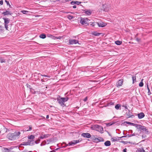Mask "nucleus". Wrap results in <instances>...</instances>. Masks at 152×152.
I'll list each match as a JSON object with an SVG mask.
<instances>
[{"instance_id": "c03bdc74", "label": "nucleus", "mask_w": 152, "mask_h": 152, "mask_svg": "<svg viewBox=\"0 0 152 152\" xmlns=\"http://www.w3.org/2000/svg\"><path fill=\"white\" fill-rule=\"evenodd\" d=\"M29 128L28 129H26V131H29L31 130L32 129V127L31 126H29Z\"/></svg>"}, {"instance_id": "13d9d810", "label": "nucleus", "mask_w": 152, "mask_h": 152, "mask_svg": "<svg viewBox=\"0 0 152 152\" xmlns=\"http://www.w3.org/2000/svg\"><path fill=\"white\" fill-rule=\"evenodd\" d=\"M3 4V1L2 0L0 1V4L2 5Z\"/></svg>"}, {"instance_id": "37998d69", "label": "nucleus", "mask_w": 152, "mask_h": 152, "mask_svg": "<svg viewBox=\"0 0 152 152\" xmlns=\"http://www.w3.org/2000/svg\"><path fill=\"white\" fill-rule=\"evenodd\" d=\"M26 86H27V88H29L30 89H31V87L30 85H29L27 83L26 85Z\"/></svg>"}, {"instance_id": "dca6fc26", "label": "nucleus", "mask_w": 152, "mask_h": 152, "mask_svg": "<svg viewBox=\"0 0 152 152\" xmlns=\"http://www.w3.org/2000/svg\"><path fill=\"white\" fill-rule=\"evenodd\" d=\"M97 25L99 27H104L106 25H105V23H103V22H101L100 23H97Z\"/></svg>"}, {"instance_id": "bf43d9fd", "label": "nucleus", "mask_w": 152, "mask_h": 152, "mask_svg": "<svg viewBox=\"0 0 152 152\" xmlns=\"http://www.w3.org/2000/svg\"><path fill=\"white\" fill-rule=\"evenodd\" d=\"M115 137L114 138V139H113V140H112V141H113V142H115V141H116L117 140V139H115Z\"/></svg>"}, {"instance_id": "6e6552de", "label": "nucleus", "mask_w": 152, "mask_h": 152, "mask_svg": "<svg viewBox=\"0 0 152 152\" xmlns=\"http://www.w3.org/2000/svg\"><path fill=\"white\" fill-rule=\"evenodd\" d=\"M7 137L11 140H15L13 133H10L7 135Z\"/></svg>"}, {"instance_id": "4d7b16f0", "label": "nucleus", "mask_w": 152, "mask_h": 152, "mask_svg": "<svg viewBox=\"0 0 152 152\" xmlns=\"http://www.w3.org/2000/svg\"><path fill=\"white\" fill-rule=\"evenodd\" d=\"M122 106L123 107H124L125 109H128V107H127V106H126V105H123Z\"/></svg>"}, {"instance_id": "c9c22d12", "label": "nucleus", "mask_w": 152, "mask_h": 152, "mask_svg": "<svg viewBox=\"0 0 152 152\" xmlns=\"http://www.w3.org/2000/svg\"><path fill=\"white\" fill-rule=\"evenodd\" d=\"M126 137H126V136H122V137H115V139H121V138H122ZM118 140H119V139H118Z\"/></svg>"}, {"instance_id": "338daca9", "label": "nucleus", "mask_w": 152, "mask_h": 152, "mask_svg": "<svg viewBox=\"0 0 152 152\" xmlns=\"http://www.w3.org/2000/svg\"><path fill=\"white\" fill-rule=\"evenodd\" d=\"M50 152H56V150H53L50 151Z\"/></svg>"}, {"instance_id": "6e6d98bb", "label": "nucleus", "mask_w": 152, "mask_h": 152, "mask_svg": "<svg viewBox=\"0 0 152 152\" xmlns=\"http://www.w3.org/2000/svg\"><path fill=\"white\" fill-rule=\"evenodd\" d=\"M81 3V2L77 1V5H78Z\"/></svg>"}, {"instance_id": "7c9ffc66", "label": "nucleus", "mask_w": 152, "mask_h": 152, "mask_svg": "<svg viewBox=\"0 0 152 152\" xmlns=\"http://www.w3.org/2000/svg\"><path fill=\"white\" fill-rule=\"evenodd\" d=\"M120 107L121 105L119 104H116L115 106V108L117 110H118Z\"/></svg>"}, {"instance_id": "0e129e2a", "label": "nucleus", "mask_w": 152, "mask_h": 152, "mask_svg": "<svg viewBox=\"0 0 152 152\" xmlns=\"http://www.w3.org/2000/svg\"><path fill=\"white\" fill-rule=\"evenodd\" d=\"M112 125V124H110V123H108V124H107V126H110V125Z\"/></svg>"}, {"instance_id": "2f4dec72", "label": "nucleus", "mask_w": 152, "mask_h": 152, "mask_svg": "<svg viewBox=\"0 0 152 152\" xmlns=\"http://www.w3.org/2000/svg\"><path fill=\"white\" fill-rule=\"evenodd\" d=\"M143 80V79H142L141 80V81L139 83V86L140 87H142L143 86V85H144V84L142 82V81Z\"/></svg>"}, {"instance_id": "3c124183", "label": "nucleus", "mask_w": 152, "mask_h": 152, "mask_svg": "<svg viewBox=\"0 0 152 152\" xmlns=\"http://www.w3.org/2000/svg\"><path fill=\"white\" fill-rule=\"evenodd\" d=\"M87 99H88V97H87H87H85V98L84 99H83V100L85 102H86V101L87 100Z\"/></svg>"}, {"instance_id": "ea45409f", "label": "nucleus", "mask_w": 152, "mask_h": 152, "mask_svg": "<svg viewBox=\"0 0 152 152\" xmlns=\"http://www.w3.org/2000/svg\"><path fill=\"white\" fill-rule=\"evenodd\" d=\"M85 13L88 15H90L91 14V12L88 11H86Z\"/></svg>"}, {"instance_id": "f8f14e48", "label": "nucleus", "mask_w": 152, "mask_h": 152, "mask_svg": "<svg viewBox=\"0 0 152 152\" xmlns=\"http://www.w3.org/2000/svg\"><path fill=\"white\" fill-rule=\"evenodd\" d=\"M51 134H44V135H42L41 136L39 137V138L40 139H43L44 138H45L47 137H48L49 136L51 135Z\"/></svg>"}, {"instance_id": "f257e3e1", "label": "nucleus", "mask_w": 152, "mask_h": 152, "mask_svg": "<svg viewBox=\"0 0 152 152\" xmlns=\"http://www.w3.org/2000/svg\"><path fill=\"white\" fill-rule=\"evenodd\" d=\"M138 132H140L146 134H149V132L146 127L139 124L137 128Z\"/></svg>"}, {"instance_id": "5701e85b", "label": "nucleus", "mask_w": 152, "mask_h": 152, "mask_svg": "<svg viewBox=\"0 0 152 152\" xmlns=\"http://www.w3.org/2000/svg\"><path fill=\"white\" fill-rule=\"evenodd\" d=\"M132 83L134 84L136 82V76L135 75H133L132 77Z\"/></svg>"}, {"instance_id": "69168bd1", "label": "nucleus", "mask_w": 152, "mask_h": 152, "mask_svg": "<svg viewBox=\"0 0 152 152\" xmlns=\"http://www.w3.org/2000/svg\"><path fill=\"white\" fill-rule=\"evenodd\" d=\"M49 116L48 115H47V116H46V118L47 119H48L49 118Z\"/></svg>"}, {"instance_id": "39448f33", "label": "nucleus", "mask_w": 152, "mask_h": 152, "mask_svg": "<svg viewBox=\"0 0 152 152\" xmlns=\"http://www.w3.org/2000/svg\"><path fill=\"white\" fill-rule=\"evenodd\" d=\"M94 127L96 129V131L100 132L101 133H103V128L102 126L96 124L95 125Z\"/></svg>"}, {"instance_id": "9b49d317", "label": "nucleus", "mask_w": 152, "mask_h": 152, "mask_svg": "<svg viewBox=\"0 0 152 152\" xmlns=\"http://www.w3.org/2000/svg\"><path fill=\"white\" fill-rule=\"evenodd\" d=\"M76 144V140H74L72 141L71 142H69L68 144H66V146H64V147H66V146H70V145L73 146V145H75Z\"/></svg>"}, {"instance_id": "a878e982", "label": "nucleus", "mask_w": 152, "mask_h": 152, "mask_svg": "<svg viewBox=\"0 0 152 152\" xmlns=\"http://www.w3.org/2000/svg\"><path fill=\"white\" fill-rule=\"evenodd\" d=\"M136 152H147L145 151L143 148H139L137 149L136 151Z\"/></svg>"}, {"instance_id": "a211bd4d", "label": "nucleus", "mask_w": 152, "mask_h": 152, "mask_svg": "<svg viewBox=\"0 0 152 152\" xmlns=\"http://www.w3.org/2000/svg\"><path fill=\"white\" fill-rule=\"evenodd\" d=\"M107 6V5L106 4L103 5V10L104 11L107 12L108 10V9L106 8Z\"/></svg>"}, {"instance_id": "c756f323", "label": "nucleus", "mask_w": 152, "mask_h": 152, "mask_svg": "<svg viewBox=\"0 0 152 152\" xmlns=\"http://www.w3.org/2000/svg\"><path fill=\"white\" fill-rule=\"evenodd\" d=\"M128 110L129 111V113L127 114V116H128V118H133V117H134V115H131L130 114L129 112H130V111Z\"/></svg>"}, {"instance_id": "412c9836", "label": "nucleus", "mask_w": 152, "mask_h": 152, "mask_svg": "<svg viewBox=\"0 0 152 152\" xmlns=\"http://www.w3.org/2000/svg\"><path fill=\"white\" fill-rule=\"evenodd\" d=\"M69 42L70 44H76V40L75 39H69Z\"/></svg>"}, {"instance_id": "49530a36", "label": "nucleus", "mask_w": 152, "mask_h": 152, "mask_svg": "<svg viewBox=\"0 0 152 152\" xmlns=\"http://www.w3.org/2000/svg\"><path fill=\"white\" fill-rule=\"evenodd\" d=\"M61 37H55V39H61Z\"/></svg>"}, {"instance_id": "f03ea898", "label": "nucleus", "mask_w": 152, "mask_h": 152, "mask_svg": "<svg viewBox=\"0 0 152 152\" xmlns=\"http://www.w3.org/2000/svg\"><path fill=\"white\" fill-rule=\"evenodd\" d=\"M68 99L69 98L68 97H57V100L58 103L63 107H64L65 106L64 103L67 101Z\"/></svg>"}, {"instance_id": "cd10ccee", "label": "nucleus", "mask_w": 152, "mask_h": 152, "mask_svg": "<svg viewBox=\"0 0 152 152\" xmlns=\"http://www.w3.org/2000/svg\"><path fill=\"white\" fill-rule=\"evenodd\" d=\"M136 135H139V134H137V133L135 134L134 133L133 134H127V135H126V137H131L132 136H135Z\"/></svg>"}, {"instance_id": "2eb2a0df", "label": "nucleus", "mask_w": 152, "mask_h": 152, "mask_svg": "<svg viewBox=\"0 0 152 152\" xmlns=\"http://www.w3.org/2000/svg\"><path fill=\"white\" fill-rule=\"evenodd\" d=\"M137 115L138 118L139 119H141L145 116V115L142 112L138 114Z\"/></svg>"}, {"instance_id": "e2e57ef3", "label": "nucleus", "mask_w": 152, "mask_h": 152, "mask_svg": "<svg viewBox=\"0 0 152 152\" xmlns=\"http://www.w3.org/2000/svg\"><path fill=\"white\" fill-rule=\"evenodd\" d=\"M120 142L123 143L125 144V142L124 141H121Z\"/></svg>"}, {"instance_id": "8fccbe9b", "label": "nucleus", "mask_w": 152, "mask_h": 152, "mask_svg": "<svg viewBox=\"0 0 152 152\" xmlns=\"http://www.w3.org/2000/svg\"><path fill=\"white\" fill-rule=\"evenodd\" d=\"M82 140V139H79L78 140H77V143L81 141Z\"/></svg>"}, {"instance_id": "6ab92c4d", "label": "nucleus", "mask_w": 152, "mask_h": 152, "mask_svg": "<svg viewBox=\"0 0 152 152\" xmlns=\"http://www.w3.org/2000/svg\"><path fill=\"white\" fill-rule=\"evenodd\" d=\"M104 145L105 146H109L111 145V142L110 141L107 140L104 142Z\"/></svg>"}, {"instance_id": "c85d7f7f", "label": "nucleus", "mask_w": 152, "mask_h": 152, "mask_svg": "<svg viewBox=\"0 0 152 152\" xmlns=\"http://www.w3.org/2000/svg\"><path fill=\"white\" fill-rule=\"evenodd\" d=\"M47 37H50L53 39H55V37L53 36V35H52L51 34H48L47 35Z\"/></svg>"}, {"instance_id": "aec40b11", "label": "nucleus", "mask_w": 152, "mask_h": 152, "mask_svg": "<svg viewBox=\"0 0 152 152\" xmlns=\"http://www.w3.org/2000/svg\"><path fill=\"white\" fill-rule=\"evenodd\" d=\"M97 22H91L89 21V25L92 26L93 27H95L97 25Z\"/></svg>"}, {"instance_id": "a19ab883", "label": "nucleus", "mask_w": 152, "mask_h": 152, "mask_svg": "<svg viewBox=\"0 0 152 152\" xmlns=\"http://www.w3.org/2000/svg\"><path fill=\"white\" fill-rule=\"evenodd\" d=\"M22 13L23 14H26L27 12H28L26 10H22L21 11Z\"/></svg>"}, {"instance_id": "473e14b6", "label": "nucleus", "mask_w": 152, "mask_h": 152, "mask_svg": "<svg viewBox=\"0 0 152 152\" xmlns=\"http://www.w3.org/2000/svg\"><path fill=\"white\" fill-rule=\"evenodd\" d=\"M114 103L112 102H110L107 103V105L106 106H108L109 105H114Z\"/></svg>"}, {"instance_id": "4468645a", "label": "nucleus", "mask_w": 152, "mask_h": 152, "mask_svg": "<svg viewBox=\"0 0 152 152\" xmlns=\"http://www.w3.org/2000/svg\"><path fill=\"white\" fill-rule=\"evenodd\" d=\"M2 14L4 15H11L12 14V13H11L10 11L6 10V11L3 12L2 13Z\"/></svg>"}, {"instance_id": "79ce46f5", "label": "nucleus", "mask_w": 152, "mask_h": 152, "mask_svg": "<svg viewBox=\"0 0 152 152\" xmlns=\"http://www.w3.org/2000/svg\"><path fill=\"white\" fill-rule=\"evenodd\" d=\"M23 145H29L28 143V141L27 142H23Z\"/></svg>"}, {"instance_id": "7ed1b4c3", "label": "nucleus", "mask_w": 152, "mask_h": 152, "mask_svg": "<svg viewBox=\"0 0 152 152\" xmlns=\"http://www.w3.org/2000/svg\"><path fill=\"white\" fill-rule=\"evenodd\" d=\"M80 19V22L83 25L87 26L89 25V21L90 20L87 18H83L81 17H79L78 19Z\"/></svg>"}, {"instance_id": "9d476101", "label": "nucleus", "mask_w": 152, "mask_h": 152, "mask_svg": "<svg viewBox=\"0 0 152 152\" xmlns=\"http://www.w3.org/2000/svg\"><path fill=\"white\" fill-rule=\"evenodd\" d=\"M13 133V134L14 139L15 140L18 138L20 134V132H15Z\"/></svg>"}, {"instance_id": "1a4fd4ad", "label": "nucleus", "mask_w": 152, "mask_h": 152, "mask_svg": "<svg viewBox=\"0 0 152 152\" xmlns=\"http://www.w3.org/2000/svg\"><path fill=\"white\" fill-rule=\"evenodd\" d=\"M81 136L85 138H89L91 137L90 134L88 133H83L81 134Z\"/></svg>"}, {"instance_id": "f704fd0d", "label": "nucleus", "mask_w": 152, "mask_h": 152, "mask_svg": "<svg viewBox=\"0 0 152 152\" xmlns=\"http://www.w3.org/2000/svg\"><path fill=\"white\" fill-rule=\"evenodd\" d=\"M99 138V141H97V142H103L104 141V139L100 137Z\"/></svg>"}, {"instance_id": "09e8293b", "label": "nucleus", "mask_w": 152, "mask_h": 152, "mask_svg": "<svg viewBox=\"0 0 152 152\" xmlns=\"http://www.w3.org/2000/svg\"><path fill=\"white\" fill-rule=\"evenodd\" d=\"M47 142H46V140H45V141H43L42 143H43L44 145H45V144H47Z\"/></svg>"}, {"instance_id": "a18cd8bd", "label": "nucleus", "mask_w": 152, "mask_h": 152, "mask_svg": "<svg viewBox=\"0 0 152 152\" xmlns=\"http://www.w3.org/2000/svg\"><path fill=\"white\" fill-rule=\"evenodd\" d=\"M3 26H0V31H3Z\"/></svg>"}, {"instance_id": "680f3d73", "label": "nucleus", "mask_w": 152, "mask_h": 152, "mask_svg": "<svg viewBox=\"0 0 152 152\" xmlns=\"http://www.w3.org/2000/svg\"><path fill=\"white\" fill-rule=\"evenodd\" d=\"M127 149L126 148H125L123 150V152H126Z\"/></svg>"}, {"instance_id": "20e7f679", "label": "nucleus", "mask_w": 152, "mask_h": 152, "mask_svg": "<svg viewBox=\"0 0 152 152\" xmlns=\"http://www.w3.org/2000/svg\"><path fill=\"white\" fill-rule=\"evenodd\" d=\"M3 19L4 20V27L6 30H8V24L9 23L10 20V19L7 18H3Z\"/></svg>"}, {"instance_id": "de8ad7c7", "label": "nucleus", "mask_w": 152, "mask_h": 152, "mask_svg": "<svg viewBox=\"0 0 152 152\" xmlns=\"http://www.w3.org/2000/svg\"><path fill=\"white\" fill-rule=\"evenodd\" d=\"M71 4L72 5H73L74 4H76V1H72L71 2Z\"/></svg>"}, {"instance_id": "b1692460", "label": "nucleus", "mask_w": 152, "mask_h": 152, "mask_svg": "<svg viewBox=\"0 0 152 152\" xmlns=\"http://www.w3.org/2000/svg\"><path fill=\"white\" fill-rule=\"evenodd\" d=\"M34 138V136L32 135L28 136V138L30 140H33Z\"/></svg>"}, {"instance_id": "393cba45", "label": "nucleus", "mask_w": 152, "mask_h": 152, "mask_svg": "<svg viewBox=\"0 0 152 152\" xmlns=\"http://www.w3.org/2000/svg\"><path fill=\"white\" fill-rule=\"evenodd\" d=\"M39 37L41 38L44 39L46 37V35L44 34H42L39 35Z\"/></svg>"}, {"instance_id": "603ef678", "label": "nucleus", "mask_w": 152, "mask_h": 152, "mask_svg": "<svg viewBox=\"0 0 152 152\" xmlns=\"http://www.w3.org/2000/svg\"><path fill=\"white\" fill-rule=\"evenodd\" d=\"M136 39L138 42H139L140 40V39L138 38H136Z\"/></svg>"}, {"instance_id": "4c0bfd02", "label": "nucleus", "mask_w": 152, "mask_h": 152, "mask_svg": "<svg viewBox=\"0 0 152 152\" xmlns=\"http://www.w3.org/2000/svg\"><path fill=\"white\" fill-rule=\"evenodd\" d=\"M147 89H148V95H150L151 94V92L150 91V90L149 88V87L148 86V85L147 84Z\"/></svg>"}, {"instance_id": "72a5a7b5", "label": "nucleus", "mask_w": 152, "mask_h": 152, "mask_svg": "<svg viewBox=\"0 0 152 152\" xmlns=\"http://www.w3.org/2000/svg\"><path fill=\"white\" fill-rule=\"evenodd\" d=\"M0 62L1 63H5L6 62V60L2 58H0Z\"/></svg>"}, {"instance_id": "864d4df0", "label": "nucleus", "mask_w": 152, "mask_h": 152, "mask_svg": "<svg viewBox=\"0 0 152 152\" xmlns=\"http://www.w3.org/2000/svg\"><path fill=\"white\" fill-rule=\"evenodd\" d=\"M146 135L145 134H143L142 135V138L143 139L146 137Z\"/></svg>"}, {"instance_id": "774afa93", "label": "nucleus", "mask_w": 152, "mask_h": 152, "mask_svg": "<svg viewBox=\"0 0 152 152\" xmlns=\"http://www.w3.org/2000/svg\"><path fill=\"white\" fill-rule=\"evenodd\" d=\"M9 5V7L10 8H12V7L9 4V5Z\"/></svg>"}, {"instance_id": "4be33fe9", "label": "nucleus", "mask_w": 152, "mask_h": 152, "mask_svg": "<svg viewBox=\"0 0 152 152\" xmlns=\"http://www.w3.org/2000/svg\"><path fill=\"white\" fill-rule=\"evenodd\" d=\"M47 143V144H48L50 143V142H53L54 141V138H51L49 139H47L46 140Z\"/></svg>"}, {"instance_id": "f3484780", "label": "nucleus", "mask_w": 152, "mask_h": 152, "mask_svg": "<svg viewBox=\"0 0 152 152\" xmlns=\"http://www.w3.org/2000/svg\"><path fill=\"white\" fill-rule=\"evenodd\" d=\"M101 33H98L96 31H94L92 32V34L95 36H99Z\"/></svg>"}, {"instance_id": "e433bc0d", "label": "nucleus", "mask_w": 152, "mask_h": 152, "mask_svg": "<svg viewBox=\"0 0 152 152\" xmlns=\"http://www.w3.org/2000/svg\"><path fill=\"white\" fill-rule=\"evenodd\" d=\"M93 137H94L92 138L93 139V140H95L96 141V142H97V141H99V138H96L94 137V136H93Z\"/></svg>"}, {"instance_id": "58836bf2", "label": "nucleus", "mask_w": 152, "mask_h": 152, "mask_svg": "<svg viewBox=\"0 0 152 152\" xmlns=\"http://www.w3.org/2000/svg\"><path fill=\"white\" fill-rule=\"evenodd\" d=\"M68 18L69 20H71L74 18V17L73 16H71V15H68Z\"/></svg>"}, {"instance_id": "ddd939ff", "label": "nucleus", "mask_w": 152, "mask_h": 152, "mask_svg": "<svg viewBox=\"0 0 152 152\" xmlns=\"http://www.w3.org/2000/svg\"><path fill=\"white\" fill-rule=\"evenodd\" d=\"M126 123L127 124L130 125H131L133 126H135L136 128L137 129L138 126L139 125V124H134V123L129 122H126Z\"/></svg>"}, {"instance_id": "0eeeda50", "label": "nucleus", "mask_w": 152, "mask_h": 152, "mask_svg": "<svg viewBox=\"0 0 152 152\" xmlns=\"http://www.w3.org/2000/svg\"><path fill=\"white\" fill-rule=\"evenodd\" d=\"M123 80L120 79L118 80L116 84V86L117 87H119L123 85Z\"/></svg>"}, {"instance_id": "423d86ee", "label": "nucleus", "mask_w": 152, "mask_h": 152, "mask_svg": "<svg viewBox=\"0 0 152 152\" xmlns=\"http://www.w3.org/2000/svg\"><path fill=\"white\" fill-rule=\"evenodd\" d=\"M38 142H37L36 141H34V140H30L28 141V143L29 145H32L34 144L35 143L38 144L39 143L40 140H39Z\"/></svg>"}, {"instance_id": "bb28decb", "label": "nucleus", "mask_w": 152, "mask_h": 152, "mask_svg": "<svg viewBox=\"0 0 152 152\" xmlns=\"http://www.w3.org/2000/svg\"><path fill=\"white\" fill-rule=\"evenodd\" d=\"M115 43L117 45H120L122 44V42L118 40L115 42Z\"/></svg>"}, {"instance_id": "5fc2aeb1", "label": "nucleus", "mask_w": 152, "mask_h": 152, "mask_svg": "<svg viewBox=\"0 0 152 152\" xmlns=\"http://www.w3.org/2000/svg\"><path fill=\"white\" fill-rule=\"evenodd\" d=\"M5 1L7 5H9L10 3L8 1L6 0Z\"/></svg>"}, {"instance_id": "052dcab7", "label": "nucleus", "mask_w": 152, "mask_h": 152, "mask_svg": "<svg viewBox=\"0 0 152 152\" xmlns=\"http://www.w3.org/2000/svg\"><path fill=\"white\" fill-rule=\"evenodd\" d=\"M42 76H43L45 77H50V76H48V75H42Z\"/></svg>"}]
</instances>
